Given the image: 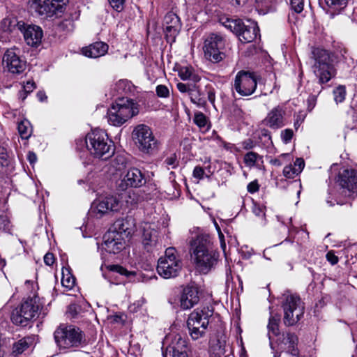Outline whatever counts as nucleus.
Masks as SVG:
<instances>
[{
    "label": "nucleus",
    "instance_id": "obj_17",
    "mask_svg": "<svg viewBox=\"0 0 357 357\" xmlns=\"http://www.w3.org/2000/svg\"><path fill=\"white\" fill-rule=\"evenodd\" d=\"M3 64L13 74H20L24 71L26 62L20 56V51L12 48L7 50L3 56Z\"/></svg>",
    "mask_w": 357,
    "mask_h": 357
},
{
    "label": "nucleus",
    "instance_id": "obj_23",
    "mask_svg": "<svg viewBox=\"0 0 357 357\" xmlns=\"http://www.w3.org/2000/svg\"><path fill=\"white\" fill-rule=\"evenodd\" d=\"M199 301V296L197 287L190 284L183 288L179 298L181 308L183 310L190 309Z\"/></svg>",
    "mask_w": 357,
    "mask_h": 357
},
{
    "label": "nucleus",
    "instance_id": "obj_33",
    "mask_svg": "<svg viewBox=\"0 0 357 357\" xmlns=\"http://www.w3.org/2000/svg\"><path fill=\"white\" fill-rule=\"evenodd\" d=\"M280 321V316L279 314L271 315L268 324V335L270 340V346L272 349H274L273 338H278L281 334L279 333V323Z\"/></svg>",
    "mask_w": 357,
    "mask_h": 357
},
{
    "label": "nucleus",
    "instance_id": "obj_41",
    "mask_svg": "<svg viewBox=\"0 0 357 357\" xmlns=\"http://www.w3.org/2000/svg\"><path fill=\"white\" fill-rule=\"evenodd\" d=\"M75 283V278L72 275L68 268L62 269L61 284L68 289H71Z\"/></svg>",
    "mask_w": 357,
    "mask_h": 357
},
{
    "label": "nucleus",
    "instance_id": "obj_47",
    "mask_svg": "<svg viewBox=\"0 0 357 357\" xmlns=\"http://www.w3.org/2000/svg\"><path fill=\"white\" fill-rule=\"evenodd\" d=\"M215 166L212 165L210 160L204 161L202 165V178L205 176L207 178H209L211 175H212L215 171Z\"/></svg>",
    "mask_w": 357,
    "mask_h": 357
},
{
    "label": "nucleus",
    "instance_id": "obj_9",
    "mask_svg": "<svg viewBox=\"0 0 357 357\" xmlns=\"http://www.w3.org/2000/svg\"><path fill=\"white\" fill-rule=\"evenodd\" d=\"M282 307L284 312V323L287 326L296 324L304 314L305 307L298 296H286Z\"/></svg>",
    "mask_w": 357,
    "mask_h": 357
},
{
    "label": "nucleus",
    "instance_id": "obj_27",
    "mask_svg": "<svg viewBox=\"0 0 357 357\" xmlns=\"http://www.w3.org/2000/svg\"><path fill=\"white\" fill-rule=\"evenodd\" d=\"M187 326L191 338L194 340H199L201 337V310L196 308L189 315Z\"/></svg>",
    "mask_w": 357,
    "mask_h": 357
},
{
    "label": "nucleus",
    "instance_id": "obj_20",
    "mask_svg": "<svg viewBox=\"0 0 357 357\" xmlns=\"http://www.w3.org/2000/svg\"><path fill=\"white\" fill-rule=\"evenodd\" d=\"M286 110L284 106L278 105L271 109L264 119L262 124L273 129L278 130L285 126Z\"/></svg>",
    "mask_w": 357,
    "mask_h": 357
},
{
    "label": "nucleus",
    "instance_id": "obj_30",
    "mask_svg": "<svg viewBox=\"0 0 357 357\" xmlns=\"http://www.w3.org/2000/svg\"><path fill=\"white\" fill-rule=\"evenodd\" d=\"M108 45L103 42H96L82 48V54L89 58H98L108 51Z\"/></svg>",
    "mask_w": 357,
    "mask_h": 357
},
{
    "label": "nucleus",
    "instance_id": "obj_8",
    "mask_svg": "<svg viewBox=\"0 0 357 357\" xmlns=\"http://www.w3.org/2000/svg\"><path fill=\"white\" fill-rule=\"evenodd\" d=\"M225 26L244 43L252 42L257 37L259 31L257 22L250 20H246L245 22L240 19L227 20Z\"/></svg>",
    "mask_w": 357,
    "mask_h": 357
},
{
    "label": "nucleus",
    "instance_id": "obj_24",
    "mask_svg": "<svg viewBox=\"0 0 357 357\" xmlns=\"http://www.w3.org/2000/svg\"><path fill=\"white\" fill-rule=\"evenodd\" d=\"M145 178L142 172L137 168L129 169L126 174L124 175L121 187L123 188H139L145 183Z\"/></svg>",
    "mask_w": 357,
    "mask_h": 357
},
{
    "label": "nucleus",
    "instance_id": "obj_46",
    "mask_svg": "<svg viewBox=\"0 0 357 357\" xmlns=\"http://www.w3.org/2000/svg\"><path fill=\"white\" fill-rule=\"evenodd\" d=\"M144 200V197L140 196L138 192L132 191L129 192L126 199V203L128 205L134 206L138 203Z\"/></svg>",
    "mask_w": 357,
    "mask_h": 357
},
{
    "label": "nucleus",
    "instance_id": "obj_59",
    "mask_svg": "<svg viewBox=\"0 0 357 357\" xmlns=\"http://www.w3.org/2000/svg\"><path fill=\"white\" fill-rule=\"evenodd\" d=\"M347 0H325L326 4L329 7H335L336 6H342L346 4Z\"/></svg>",
    "mask_w": 357,
    "mask_h": 357
},
{
    "label": "nucleus",
    "instance_id": "obj_55",
    "mask_svg": "<svg viewBox=\"0 0 357 357\" xmlns=\"http://www.w3.org/2000/svg\"><path fill=\"white\" fill-rule=\"evenodd\" d=\"M208 95V100L213 104L215 101V91L211 84H207L205 86Z\"/></svg>",
    "mask_w": 357,
    "mask_h": 357
},
{
    "label": "nucleus",
    "instance_id": "obj_60",
    "mask_svg": "<svg viewBox=\"0 0 357 357\" xmlns=\"http://www.w3.org/2000/svg\"><path fill=\"white\" fill-rule=\"evenodd\" d=\"M326 259L332 265H335L338 262V257L332 251L326 254Z\"/></svg>",
    "mask_w": 357,
    "mask_h": 357
},
{
    "label": "nucleus",
    "instance_id": "obj_26",
    "mask_svg": "<svg viewBox=\"0 0 357 357\" xmlns=\"http://www.w3.org/2000/svg\"><path fill=\"white\" fill-rule=\"evenodd\" d=\"M56 16L58 19L54 22V26L57 33L61 35H66L73 31L75 24L72 13H66L62 17H61V14Z\"/></svg>",
    "mask_w": 357,
    "mask_h": 357
},
{
    "label": "nucleus",
    "instance_id": "obj_61",
    "mask_svg": "<svg viewBox=\"0 0 357 357\" xmlns=\"http://www.w3.org/2000/svg\"><path fill=\"white\" fill-rule=\"evenodd\" d=\"M259 185L257 181H254L248 183L247 186L248 191L250 193H254L259 190Z\"/></svg>",
    "mask_w": 357,
    "mask_h": 357
},
{
    "label": "nucleus",
    "instance_id": "obj_38",
    "mask_svg": "<svg viewBox=\"0 0 357 357\" xmlns=\"http://www.w3.org/2000/svg\"><path fill=\"white\" fill-rule=\"evenodd\" d=\"M210 352L214 357H220L225 354L224 342L219 340H210Z\"/></svg>",
    "mask_w": 357,
    "mask_h": 357
},
{
    "label": "nucleus",
    "instance_id": "obj_50",
    "mask_svg": "<svg viewBox=\"0 0 357 357\" xmlns=\"http://www.w3.org/2000/svg\"><path fill=\"white\" fill-rule=\"evenodd\" d=\"M110 6L115 10L120 12L124 8L125 0H108Z\"/></svg>",
    "mask_w": 357,
    "mask_h": 357
},
{
    "label": "nucleus",
    "instance_id": "obj_56",
    "mask_svg": "<svg viewBox=\"0 0 357 357\" xmlns=\"http://www.w3.org/2000/svg\"><path fill=\"white\" fill-rule=\"evenodd\" d=\"M109 270L120 273L121 275H128V271L119 265L110 266Z\"/></svg>",
    "mask_w": 357,
    "mask_h": 357
},
{
    "label": "nucleus",
    "instance_id": "obj_3",
    "mask_svg": "<svg viewBox=\"0 0 357 357\" xmlns=\"http://www.w3.org/2000/svg\"><path fill=\"white\" fill-rule=\"evenodd\" d=\"M55 342L61 351L73 350L85 344L82 332L73 326H59L54 331Z\"/></svg>",
    "mask_w": 357,
    "mask_h": 357
},
{
    "label": "nucleus",
    "instance_id": "obj_2",
    "mask_svg": "<svg viewBox=\"0 0 357 357\" xmlns=\"http://www.w3.org/2000/svg\"><path fill=\"white\" fill-rule=\"evenodd\" d=\"M139 113L138 104L129 98H119L108 109V123L114 126H121Z\"/></svg>",
    "mask_w": 357,
    "mask_h": 357
},
{
    "label": "nucleus",
    "instance_id": "obj_62",
    "mask_svg": "<svg viewBox=\"0 0 357 357\" xmlns=\"http://www.w3.org/2000/svg\"><path fill=\"white\" fill-rule=\"evenodd\" d=\"M165 163L167 166L174 168L176 167L178 162L174 155H171L170 157L166 158Z\"/></svg>",
    "mask_w": 357,
    "mask_h": 357
},
{
    "label": "nucleus",
    "instance_id": "obj_36",
    "mask_svg": "<svg viewBox=\"0 0 357 357\" xmlns=\"http://www.w3.org/2000/svg\"><path fill=\"white\" fill-rule=\"evenodd\" d=\"M193 177L195 178L194 184L191 186V189L193 190V192L190 191V190L188 188L189 193L191 196L192 199L195 198V195H199V180L201 179V167L197 166L195 167L194 171H193Z\"/></svg>",
    "mask_w": 357,
    "mask_h": 357
},
{
    "label": "nucleus",
    "instance_id": "obj_11",
    "mask_svg": "<svg viewBox=\"0 0 357 357\" xmlns=\"http://www.w3.org/2000/svg\"><path fill=\"white\" fill-rule=\"evenodd\" d=\"M224 47L222 38L217 33H210L204 40L205 58L212 63H218L223 59L225 54L220 50Z\"/></svg>",
    "mask_w": 357,
    "mask_h": 357
},
{
    "label": "nucleus",
    "instance_id": "obj_7",
    "mask_svg": "<svg viewBox=\"0 0 357 357\" xmlns=\"http://www.w3.org/2000/svg\"><path fill=\"white\" fill-rule=\"evenodd\" d=\"M182 268V262L178 256L176 249L169 247L166 249L164 257L159 259L157 271L158 274L164 278L176 277Z\"/></svg>",
    "mask_w": 357,
    "mask_h": 357
},
{
    "label": "nucleus",
    "instance_id": "obj_42",
    "mask_svg": "<svg viewBox=\"0 0 357 357\" xmlns=\"http://www.w3.org/2000/svg\"><path fill=\"white\" fill-rule=\"evenodd\" d=\"M198 82H193V84L190 89L188 95L190 96L191 102L199 107L201 102V93L199 91V85L197 84Z\"/></svg>",
    "mask_w": 357,
    "mask_h": 357
},
{
    "label": "nucleus",
    "instance_id": "obj_35",
    "mask_svg": "<svg viewBox=\"0 0 357 357\" xmlns=\"http://www.w3.org/2000/svg\"><path fill=\"white\" fill-rule=\"evenodd\" d=\"M134 89V85L128 79L119 80L112 88L117 94H127L132 92Z\"/></svg>",
    "mask_w": 357,
    "mask_h": 357
},
{
    "label": "nucleus",
    "instance_id": "obj_34",
    "mask_svg": "<svg viewBox=\"0 0 357 357\" xmlns=\"http://www.w3.org/2000/svg\"><path fill=\"white\" fill-rule=\"evenodd\" d=\"M305 167V162L303 158H297L294 165H286L282 174L287 178H294L301 174Z\"/></svg>",
    "mask_w": 357,
    "mask_h": 357
},
{
    "label": "nucleus",
    "instance_id": "obj_21",
    "mask_svg": "<svg viewBox=\"0 0 357 357\" xmlns=\"http://www.w3.org/2000/svg\"><path fill=\"white\" fill-rule=\"evenodd\" d=\"M17 26L24 35V40L30 46H37L42 40L43 32L42 29L36 25H26L23 22H19Z\"/></svg>",
    "mask_w": 357,
    "mask_h": 357
},
{
    "label": "nucleus",
    "instance_id": "obj_45",
    "mask_svg": "<svg viewBox=\"0 0 357 357\" xmlns=\"http://www.w3.org/2000/svg\"><path fill=\"white\" fill-rule=\"evenodd\" d=\"M292 160V156L289 153L280 154L278 158L271 159L270 163L274 166L280 167Z\"/></svg>",
    "mask_w": 357,
    "mask_h": 357
},
{
    "label": "nucleus",
    "instance_id": "obj_5",
    "mask_svg": "<svg viewBox=\"0 0 357 357\" xmlns=\"http://www.w3.org/2000/svg\"><path fill=\"white\" fill-rule=\"evenodd\" d=\"M314 73L321 84L327 83L335 75V70L327 51L320 48L312 50Z\"/></svg>",
    "mask_w": 357,
    "mask_h": 357
},
{
    "label": "nucleus",
    "instance_id": "obj_53",
    "mask_svg": "<svg viewBox=\"0 0 357 357\" xmlns=\"http://www.w3.org/2000/svg\"><path fill=\"white\" fill-rule=\"evenodd\" d=\"M8 153L6 148L0 146V165L6 166L8 165Z\"/></svg>",
    "mask_w": 357,
    "mask_h": 357
},
{
    "label": "nucleus",
    "instance_id": "obj_43",
    "mask_svg": "<svg viewBox=\"0 0 357 357\" xmlns=\"http://www.w3.org/2000/svg\"><path fill=\"white\" fill-rule=\"evenodd\" d=\"M126 165L127 160L123 155H116L111 162V166L117 172L124 169Z\"/></svg>",
    "mask_w": 357,
    "mask_h": 357
},
{
    "label": "nucleus",
    "instance_id": "obj_1",
    "mask_svg": "<svg viewBox=\"0 0 357 357\" xmlns=\"http://www.w3.org/2000/svg\"><path fill=\"white\" fill-rule=\"evenodd\" d=\"M77 148H86L89 153L95 158L107 160L114 153L113 142L107 132L100 129H94L88 132L84 139H77Z\"/></svg>",
    "mask_w": 357,
    "mask_h": 357
},
{
    "label": "nucleus",
    "instance_id": "obj_31",
    "mask_svg": "<svg viewBox=\"0 0 357 357\" xmlns=\"http://www.w3.org/2000/svg\"><path fill=\"white\" fill-rule=\"evenodd\" d=\"M245 165L250 167H255L259 170L265 172V166L263 156L254 151H249L245 154L243 158Z\"/></svg>",
    "mask_w": 357,
    "mask_h": 357
},
{
    "label": "nucleus",
    "instance_id": "obj_58",
    "mask_svg": "<svg viewBox=\"0 0 357 357\" xmlns=\"http://www.w3.org/2000/svg\"><path fill=\"white\" fill-rule=\"evenodd\" d=\"M36 88V84L33 81H28L23 86V91L30 93Z\"/></svg>",
    "mask_w": 357,
    "mask_h": 357
},
{
    "label": "nucleus",
    "instance_id": "obj_22",
    "mask_svg": "<svg viewBox=\"0 0 357 357\" xmlns=\"http://www.w3.org/2000/svg\"><path fill=\"white\" fill-rule=\"evenodd\" d=\"M278 349L286 351L294 357H297L299 351L297 347L298 337L294 333H283L276 338Z\"/></svg>",
    "mask_w": 357,
    "mask_h": 357
},
{
    "label": "nucleus",
    "instance_id": "obj_40",
    "mask_svg": "<svg viewBox=\"0 0 357 357\" xmlns=\"http://www.w3.org/2000/svg\"><path fill=\"white\" fill-rule=\"evenodd\" d=\"M178 75L183 80L189 79V82H199V77L197 75H194L192 70L189 67H181L178 71Z\"/></svg>",
    "mask_w": 357,
    "mask_h": 357
},
{
    "label": "nucleus",
    "instance_id": "obj_57",
    "mask_svg": "<svg viewBox=\"0 0 357 357\" xmlns=\"http://www.w3.org/2000/svg\"><path fill=\"white\" fill-rule=\"evenodd\" d=\"M10 221L6 215H0V228L3 229H8L9 228Z\"/></svg>",
    "mask_w": 357,
    "mask_h": 357
},
{
    "label": "nucleus",
    "instance_id": "obj_37",
    "mask_svg": "<svg viewBox=\"0 0 357 357\" xmlns=\"http://www.w3.org/2000/svg\"><path fill=\"white\" fill-rule=\"evenodd\" d=\"M18 132L22 139H27L32 133V128L28 120H23L18 123Z\"/></svg>",
    "mask_w": 357,
    "mask_h": 357
},
{
    "label": "nucleus",
    "instance_id": "obj_13",
    "mask_svg": "<svg viewBox=\"0 0 357 357\" xmlns=\"http://www.w3.org/2000/svg\"><path fill=\"white\" fill-rule=\"evenodd\" d=\"M257 86V77L253 73L242 70L236 75L234 87L241 96L252 95L255 91Z\"/></svg>",
    "mask_w": 357,
    "mask_h": 357
},
{
    "label": "nucleus",
    "instance_id": "obj_32",
    "mask_svg": "<svg viewBox=\"0 0 357 357\" xmlns=\"http://www.w3.org/2000/svg\"><path fill=\"white\" fill-rule=\"evenodd\" d=\"M134 225V219L131 217L119 219L109 230L116 231L117 233H121L127 238L132 232L131 225Z\"/></svg>",
    "mask_w": 357,
    "mask_h": 357
},
{
    "label": "nucleus",
    "instance_id": "obj_28",
    "mask_svg": "<svg viewBox=\"0 0 357 357\" xmlns=\"http://www.w3.org/2000/svg\"><path fill=\"white\" fill-rule=\"evenodd\" d=\"M185 341L181 337H175L174 341L163 352L164 357H187Z\"/></svg>",
    "mask_w": 357,
    "mask_h": 357
},
{
    "label": "nucleus",
    "instance_id": "obj_15",
    "mask_svg": "<svg viewBox=\"0 0 357 357\" xmlns=\"http://www.w3.org/2000/svg\"><path fill=\"white\" fill-rule=\"evenodd\" d=\"M120 207V202L116 197H101L92 203L91 213L96 218H100L109 211H119Z\"/></svg>",
    "mask_w": 357,
    "mask_h": 357
},
{
    "label": "nucleus",
    "instance_id": "obj_18",
    "mask_svg": "<svg viewBox=\"0 0 357 357\" xmlns=\"http://www.w3.org/2000/svg\"><path fill=\"white\" fill-rule=\"evenodd\" d=\"M126 245V238L116 231L109 230L103 236V249L111 254H118Z\"/></svg>",
    "mask_w": 357,
    "mask_h": 357
},
{
    "label": "nucleus",
    "instance_id": "obj_12",
    "mask_svg": "<svg viewBox=\"0 0 357 357\" xmlns=\"http://www.w3.org/2000/svg\"><path fill=\"white\" fill-rule=\"evenodd\" d=\"M219 253L208 236L202 235V274H207L215 268Z\"/></svg>",
    "mask_w": 357,
    "mask_h": 357
},
{
    "label": "nucleus",
    "instance_id": "obj_49",
    "mask_svg": "<svg viewBox=\"0 0 357 357\" xmlns=\"http://www.w3.org/2000/svg\"><path fill=\"white\" fill-rule=\"evenodd\" d=\"M265 209H266L265 206H264L263 205H261L259 204H257V203H254L252 208L253 213L256 216H257L259 218H261L262 219L265 216Z\"/></svg>",
    "mask_w": 357,
    "mask_h": 357
},
{
    "label": "nucleus",
    "instance_id": "obj_51",
    "mask_svg": "<svg viewBox=\"0 0 357 357\" xmlns=\"http://www.w3.org/2000/svg\"><path fill=\"white\" fill-rule=\"evenodd\" d=\"M294 132L291 129H285L281 132V138L285 144H288L292 139Z\"/></svg>",
    "mask_w": 357,
    "mask_h": 357
},
{
    "label": "nucleus",
    "instance_id": "obj_39",
    "mask_svg": "<svg viewBox=\"0 0 357 357\" xmlns=\"http://www.w3.org/2000/svg\"><path fill=\"white\" fill-rule=\"evenodd\" d=\"M30 338L24 337L15 342L13 346V354L18 356L22 354L26 349L29 348L30 344Z\"/></svg>",
    "mask_w": 357,
    "mask_h": 357
},
{
    "label": "nucleus",
    "instance_id": "obj_25",
    "mask_svg": "<svg viewBox=\"0 0 357 357\" xmlns=\"http://www.w3.org/2000/svg\"><path fill=\"white\" fill-rule=\"evenodd\" d=\"M339 183L350 193H357V171L353 169H344L340 174Z\"/></svg>",
    "mask_w": 357,
    "mask_h": 357
},
{
    "label": "nucleus",
    "instance_id": "obj_19",
    "mask_svg": "<svg viewBox=\"0 0 357 357\" xmlns=\"http://www.w3.org/2000/svg\"><path fill=\"white\" fill-rule=\"evenodd\" d=\"M162 25L167 41L174 43L181 28L180 18L174 13L169 12L165 16Z\"/></svg>",
    "mask_w": 357,
    "mask_h": 357
},
{
    "label": "nucleus",
    "instance_id": "obj_14",
    "mask_svg": "<svg viewBox=\"0 0 357 357\" xmlns=\"http://www.w3.org/2000/svg\"><path fill=\"white\" fill-rule=\"evenodd\" d=\"M66 0H34L33 5L38 15L51 17L64 12Z\"/></svg>",
    "mask_w": 357,
    "mask_h": 357
},
{
    "label": "nucleus",
    "instance_id": "obj_6",
    "mask_svg": "<svg viewBox=\"0 0 357 357\" xmlns=\"http://www.w3.org/2000/svg\"><path fill=\"white\" fill-rule=\"evenodd\" d=\"M132 137L138 149L144 153H153L159 149L160 144L151 128L145 124L135 126Z\"/></svg>",
    "mask_w": 357,
    "mask_h": 357
},
{
    "label": "nucleus",
    "instance_id": "obj_4",
    "mask_svg": "<svg viewBox=\"0 0 357 357\" xmlns=\"http://www.w3.org/2000/svg\"><path fill=\"white\" fill-rule=\"evenodd\" d=\"M40 308L41 305L38 297L29 298L13 310L11 320L15 325L26 326L36 319Z\"/></svg>",
    "mask_w": 357,
    "mask_h": 357
},
{
    "label": "nucleus",
    "instance_id": "obj_44",
    "mask_svg": "<svg viewBox=\"0 0 357 357\" xmlns=\"http://www.w3.org/2000/svg\"><path fill=\"white\" fill-rule=\"evenodd\" d=\"M334 100L336 104L342 102L346 97V89L344 86L340 85L333 90Z\"/></svg>",
    "mask_w": 357,
    "mask_h": 357
},
{
    "label": "nucleus",
    "instance_id": "obj_54",
    "mask_svg": "<svg viewBox=\"0 0 357 357\" xmlns=\"http://www.w3.org/2000/svg\"><path fill=\"white\" fill-rule=\"evenodd\" d=\"M192 84H193V82H188L186 84L182 83V82H179V83L177 84L176 86H177L178 90L180 92H181V93H185V92L189 93L190 89H191Z\"/></svg>",
    "mask_w": 357,
    "mask_h": 357
},
{
    "label": "nucleus",
    "instance_id": "obj_63",
    "mask_svg": "<svg viewBox=\"0 0 357 357\" xmlns=\"http://www.w3.org/2000/svg\"><path fill=\"white\" fill-rule=\"evenodd\" d=\"M44 262L47 266L52 265L54 264V257L53 254L49 253V252L47 253L44 256Z\"/></svg>",
    "mask_w": 357,
    "mask_h": 357
},
{
    "label": "nucleus",
    "instance_id": "obj_52",
    "mask_svg": "<svg viewBox=\"0 0 357 357\" xmlns=\"http://www.w3.org/2000/svg\"><path fill=\"white\" fill-rule=\"evenodd\" d=\"M156 93L159 97L167 98L169 96V91L168 88L165 85H158L156 87Z\"/></svg>",
    "mask_w": 357,
    "mask_h": 357
},
{
    "label": "nucleus",
    "instance_id": "obj_10",
    "mask_svg": "<svg viewBox=\"0 0 357 357\" xmlns=\"http://www.w3.org/2000/svg\"><path fill=\"white\" fill-rule=\"evenodd\" d=\"M139 230L142 243L147 252H153L161 248L160 236L155 223L142 222Z\"/></svg>",
    "mask_w": 357,
    "mask_h": 357
},
{
    "label": "nucleus",
    "instance_id": "obj_48",
    "mask_svg": "<svg viewBox=\"0 0 357 357\" xmlns=\"http://www.w3.org/2000/svg\"><path fill=\"white\" fill-rule=\"evenodd\" d=\"M290 6L292 10L296 13H301L304 7V0H289Z\"/></svg>",
    "mask_w": 357,
    "mask_h": 357
},
{
    "label": "nucleus",
    "instance_id": "obj_29",
    "mask_svg": "<svg viewBox=\"0 0 357 357\" xmlns=\"http://www.w3.org/2000/svg\"><path fill=\"white\" fill-rule=\"evenodd\" d=\"M202 135H204L202 137V140L208 141L211 142L210 146L212 147H221L224 142L217 135L216 132L213 130L211 132V135L207 134L211 128V123L208 121L207 118L202 114Z\"/></svg>",
    "mask_w": 357,
    "mask_h": 357
},
{
    "label": "nucleus",
    "instance_id": "obj_16",
    "mask_svg": "<svg viewBox=\"0 0 357 357\" xmlns=\"http://www.w3.org/2000/svg\"><path fill=\"white\" fill-rule=\"evenodd\" d=\"M201 230L194 227L190 231L188 238L189 260L197 269L201 267Z\"/></svg>",
    "mask_w": 357,
    "mask_h": 357
},
{
    "label": "nucleus",
    "instance_id": "obj_64",
    "mask_svg": "<svg viewBox=\"0 0 357 357\" xmlns=\"http://www.w3.org/2000/svg\"><path fill=\"white\" fill-rule=\"evenodd\" d=\"M27 160L31 165H34L37 161V156L33 151H29L27 153Z\"/></svg>",
    "mask_w": 357,
    "mask_h": 357
}]
</instances>
